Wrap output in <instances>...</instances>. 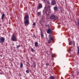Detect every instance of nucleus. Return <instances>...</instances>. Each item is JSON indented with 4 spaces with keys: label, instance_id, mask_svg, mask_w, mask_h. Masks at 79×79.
Instances as JSON below:
<instances>
[{
    "label": "nucleus",
    "instance_id": "1",
    "mask_svg": "<svg viewBox=\"0 0 79 79\" xmlns=\"http://www.w3.org/2000/svg\"><path fill=\"white\" fill-rule=\"evenodd\" d=\"M29 15L25 14L24 17V19H25V21L24 22V23L25 26H27L29 24Z\"/></svg>",
    "mask_w": 79,
    "mask_h": 79
},
{
    "label": "nucleus",
    "instance_id": "2",
    "mask_svg": "<svg viewBox=\"0 0 79 79\" xmlns=\"http://www.w3.org/2000/svg\"><path fill=\"white\" fill-rule=\"evenodd\" d=\"M49 40L48 41V44H50L51 43V41L53 42V38L52 37L51 35H49L48 36Z\"/></svg>",
    "mask_w": 79,
    "mask_h": 79
},
{
    "label": "nucleus",
    "instance_id": "3",
    "mask_svg": "<svg viewBox=\"0 0 79 79\" xmlns=\"http://www.w3.org/2000/svg\"><path fill=\"white\" fill-rule=\"evenodd\" d=\"M11 40L12 41L16 42V40H17V38L15 34H13L11 37Z\"/></svg>",
    "mask_w": 79,
    "mask_h": 79
},
{
    "label": "nucleus",
    "instance_id": "4",
    "mask_svg": "<svg viewBox=\"0 0 79 79\" xmlns=\"http://www.w3.org/2000/svg\"><path fill=\"white\" fill-rule=\"evenodd\" d=\"M5 40L4 37H1L0 38V43H1V44H2L4 42H5Z\"/></svg>",
    "mask_w": 79,
    "mask_h": 79
},
{
    "label": "nucleus",
    "instance_id": "5",
    "mask_svg": "<svg viewBox=\"0 0 79 79\" xmlns=\"http://www.w3.org/2000/svg\"><path fill=\"white\" fill-rule=\"evenodd\" d=\"M69 45H72L71 47H73V45H73V47H74V46H75V42L74 41H73V42L72 41H70L69 42Z\"/></svg>",
    "mask_w": 79,
    "mask_h": 79
},
{
    "label": "nucleus",
    "instance_id": "6",
    "mask_svg": "<svg viewBox=\"0 0 79 79\" xmlns=\"http://www.w3.org/2000/svg\"><path fill=\"white\" fill-rule=\"evenodd\" d=\"M50 18L52 19H55L56 18V16H55V15L53 14H52L50 16Z\"/></svg>",
    "mask_w": 79,
    "mask_h": 79
},
{
    "label": "nucleus",
    "instance_id": "7",
    "mask_svg": "<svg viewBox=\"0 0 79 79\" xmlns=\"http://www.w3.org/2000/svg\"><path fill=\"white\" fill-rule=\"evenodd\" d=\"M56 5V1L53 0L52 2L51 5Z\"/></svg>",
    "mask_w": 79,
    "mask_h": 79
},
{
    "label": "nucleus",
    "instance_id": "8",
    "mask_svg": "<svg viewBox=\"0 0 79 79\" xmlns=\"http://www.w3.org/2000/svg\"><path fill=\"white\" fill-rule=\"evenodd\" d=\"M47 32L48 34H50V33H52V31L50 29H48Z\"/></svg>",
    "mask_w": 79,
    "mask_h": 79
},
{
    "label": "nucleus",
    "instance_id": "9",
    "mask_svg": "<svg viewBox=\"0 0 79 79\" xmlns=\"http://www.w3.org/2000/svg\"><path fill=\"white\" fill-rule=\"evenodd\" d=\"M5 14L3 13L2 16L1 17V19L2 20H3V19H4V18L5 17Z\"/></svg>",
    "mask_w": 79,
    "mask_h": 79
},
{
    "label": "nucleus",
    "instance_id": "10",
    "mask_svg": "<svg viewBox=\"0 0 79 79\" xmlns=\"http://www.w3.org/2000/svg\"><path fill=\"white\" fill-rule=\"evenodd\" d=\"M32 67L33 68H35L36 67V64L35 63V62H34L33 63V64L32 65Z\"/></svg>",
    "mask_w": 79,
    "mask_h": 79
},
{
    "label": "nucleus",
    "instance_id": "11",
    "mask_svg": "<svg viewBox=\"0 0 79 79\" xmlns=\"http://www.w3.org/2000/svg\"><path fill=\"white\" fill-rule=\"evenodd\" d=\"M49 79H56L55 77L53 76H52L50 77L49 78Z\"/></svg>",
    "mask_w": 79,
    "mask_h": 79
},
{
    "label": "nucleus",
    "instance_id": "12",
    "mask_svg": "<svg viewBox=\"0 0 79 79\" xmlns=\"http://www.w3.org/2000/svg\"><path fill=\"white\" fill-rule=\"evenodd\" d=\"M35 45L36 47H38V43L37 42H35Z\"/></svg>",
    "mask_w": 79,
    "mask_h": 79
},
{
    "label": "nucleus",
    "instance_id": "13",
    "mask_svg": "<svg viewBox=\"0 0 79 79\" xmlns=\"http://www.w3.org/2000/svg\"><path fill=\"white\" fill-rule=\"evenodd\" d=\"M20 67L21 68H23V64L22 62H20Z\"/></svg>",
    "mask_w": 79,
    "mask_h": 79
},
{
    "label": "nucleus",
    "instance_id": "14",
    "mask_svg": "<svg viewBox=\"0 0 79 79\" xmlns=\"http://www.w3.org/2000/svg\"><path fill=\"white\" fill-rule=\"evenodd\" d=\"M42 8V4H40L39 6V8L40 9V8Z\"/></svg>",
    "mask_w": 79,
    "mask_h": 79
},
{
    "label": "nucleus",
    "instance_id": "15",
    "mask_svg": "<svg viewBox=\"0 0 79 79\" xmlns=\"http://www.w3.org/2000/svg\"><path fill=\"white\" fill-rule=\"evenodd\" d=\"M53 9H54V10H55V11H56V10H58V8H57V7H54Z\"/></svg>",
    "mask_w": 79,
    "mask_h": 79
},
{
    "label": "nucleus",
    "instance_id": "16",
    "mask_svg": "<svg viewBox=\"0 0 79 79\" xmlns=\"http://www.w3.org/2000/svg\"><path fill=\"white\" fill-rule=\"evenodd\" d=\"M77 55H79V47H77Z\"/></svg>",
    "mask_w": 79,
    "mask_h": 79
},
{
    "label": "nucleus",
    "instance_id": "17",
    "mask_svg": "<svg viewBox=\"0 0 79 79\" xmlns=\"http://www.w3.org/2000/svg\"><path fill=\"white\" fill-rule=\"evenodd\" d=\"M41 38H43V37H44V35H43V32H42V31L41 32Z\"/></svg>",
    "mask_w": 79,
    "mask_h": 79
},
{
    "label": "nucleus",
    "instance_id": "18",
    "mask_svg": "<svg viewBox=\"0 0 79 79\" xmlns=\"http://www.w3.org/2000/svg\"><path fill=\"white\" fill-rule=\"evenodd\" d=\"M46 14L47 15H50V13H49V12H48V11L47 12V11H46Z\"/></svg>",
    "mask_w": 79,
    "mask_h": 79
},
{
    "label": "nucleus",
    "instance_id": "19",
    "mask_svg": "<svg viewBox=\"0 0 79 79\" xmlns=\"http://www.w3.org/2000/svg\"><path fill=\"white\" fill-rule=\"evenodd\" d=\"M31 51L32 52H34V50L33 48H31Z\"/></svg>",
    "mask_w": 79,
    "mask_h": 79
},
{
    "label": "nucleus",
    "instance_id": "20",
    "mask_svg": "<svg viewBox=\"0 0 79 79\" xmlns=\"http://www.w3.org/2000/svg\"><path fill=\"white\" fill-rule=\"evenodd\" d=\"M20 47V45H19L18 46L17 45V48H19V47Z\"/></svg>",
    "mask_w": 79,
    "mask_h": 79
},
{
    "label": "nucleus",
    "instance_id": "21",
    "mask_svg": "<svg viewBox=\"0 0 79 79\" xmlns=\"http://www.w3.org/2000/svg\"><path fill=\"white\" fill-rule=\"evenodd\" d=\"M26 73H29V71L28 70H27L26 71Z\"/></svg>",
    "mask_w": 79,
    "mask_h": 79
},
{
    "label": "nucleus",
    "instance_id": "22",
    "mask_svg": "<svg viewBox=\"0 0 79 79\" xmlns=\"http://www.w3.org/2000/svg\"><path fill=\"white\" fill-rule=\"evenodd\" d=\"M38 14L39 15H41V13H40V12H38Z\"/></svg>",
    "mask_w": 79,
    "mask_h": 79
},
{
    "label": "nucleus",
    "instance_id": "23",
    "mask_svg": "<svg viewBox=\"0 0 79 79\" xmlns=\"http://www.w3.org/2000/svg\"><path fill=\"white\" fill-rule=\"evenodd\" d=\"M35 23H33V24H32V26H35Z\"/></svg>",
    "mask_w": 79,
    "mask_h": 79
},
{
    "label": "nucleus",
    "instance_id": "24",
    "mask_svg": "<svg viewBox=\"0 0 79 79\" xmlns=\"http://www.w3.org/2000/svg\"><path fill=\"white\" fill-rule=\"evenodd\" d=\"M54 57V55L52 54V58H53Z\"/></svg>",
    "mask_w": 79,
    "mask_h": 79
},
{
    "label": "nucleus",
    "instance_id": "25",
    "mask_svg": "<svg viewBox=\"0 0 79 79\" xmlns=\"http://www.w3.org/2000/svg\"><path fill=\"white\" fill-rule=\"evenodd\" d=\"M27 64L28 66H29L30 65H29V62H27Z\"/></svg>",
    "mask_w": 79,
    "mask_h": 79
},
{
    "label": "nucleus",
    "instance_id": "26",
    "mask_svg": "<svg viewBox=\"0 0 79 79\" xmlns=\"http://www.w3.org/2000/svg\"><path fill=\"white\" fill-rule=\"evenodd\" d=\"M46 66H48V65H49V64H48V63H46Z\"/></svg>",
    "mask_w": 79,
    "mask_h": 79
},
{
    "label": "nucleus",
    "instance_id": "27",
    "mask_svg": "<svg viewBox=\"0 0 79 79\" xmlns=\"http://www.w3.org/2000/svg\"><path fill=\"white\" fill-rule=\"evenodd\" d=\"M33 36L35 37V38H36V36H35V35L34 34Z\"/></svg>",
    "mask_w": 79,
    "mask_h": 79
},
{
    "label": "nucleus",
    "instance_id": "28",
    "mask_svg": "<svg viewBox=\"0 0 79 79\" xmlns=\"http://www.w3.org/2000/svg\"><path fill=\"white\" fill-rule=\"evenodd\" d=\"M45 26H49V24L45 25Z\"/></svg>",
    "mask_w": 79,
    "mask_h": 79
},
{
    "label": "nucleus",
    "instance_id": "29",
    "mask_svg": "<svg viewBox=\"0 0 79 79\" xmlns=\"http://www.w3.org/2000/svg\"><path fill=\"white\" fill-rule=\"evenodd\" d=\"M0 56L1 57H2V55H0Z\"/></svg>",
    "mask_w": 79,
    "mask_h": 79
},
{
    "label": "nucleus",
    "instance_id": "30",
    "mask_svg": "<svg viewBox=\"0 0 79 79\" xmlns=\"http://www.w3.org/2000/svg\"><path fill=\"white\" fill-rule=\"evenodd\" d=\"M48 51H47V52H46L47 54H48Z\"/></svg>",
    "mask_w": 79,
    "mask_h": 79
},
{
    "label": "nucleus",
    "instance_id": "31",
    "mask_svg": "<svg viewBox=\"0 0 79 79\" xmlns=\"http://www.w3.org/2000/svg\"><path fill=\"white\" fill-rule=\"evenodd\" d=\"M44 2H45L46 1H47V0H43Z\"/></svg>",
    "mask_w": 79,
    "mask_h": 79
},
{
    "label": "nucleus",
    "instance_id": "32",
    "mask_svg": "<svg viewBox=\"0 0 79 79\" xmlns=\"http://www.w3.org/2000/svg\"><path fill=\"white\" fill-rule=\"evenodd\" d=\"M48 4H49V5H50V2H48Z\"/></svg>",
    "mask_w": 79,
    "mask_h": 79
},
{
    "label": "nucleus",
    "instance_id": "33",
    "mask_svg": "<svg viewBox=\"0 0 79 79\" xmlns=\"http://www.w3.org/2000/svg\"><path fill=\"white\" fill-rule=\"evenodd\" d=\"M0 74H2V73H0Z\"/></svg>",
    "mask_w": 79,
    "mask_h": 79
},
{
    "label": "nucleus",
    "instance_id": "34",
    "mask_svg": "<svg viewBox=\"0 0 79 79\" xmlns=\"http://www.w3.org/2000/svg\"><path fill=\"white\" fill-rule=\"evenodd\" d=\"M0 26H2V25L1 24H0Z\"/></svg>",
    "mask_w": 79,
    "mask_h": 79
},
{
    "label": "nucleus",
    "instance_id": "35",
    "mask_svg": "<svg viewBox=\"0 0 79 79\" xmlns=\"http://www.w3.org/2000/svg\"><path fill=\"white\" fill-rule=\"evenodd\" d=\"M58 19V18H57V19Z\"/></svg>",
    "mask_w": 79,
    "mask_h": 79
},
{
    "label": "nucleus",
    "instance_id": "36",
    "mask_svg": "<svg viewBox=\"0 0 79 79\" xmlns=\"http://www.w3.org/2000/svg\"><path fill=\"white\" fill-rule=\"evenodd\" d=\"M1 29V28H0V30Z\"/></svg>",
    "mask_w": 79,
    "mask_h": 79
}]
</instances>
